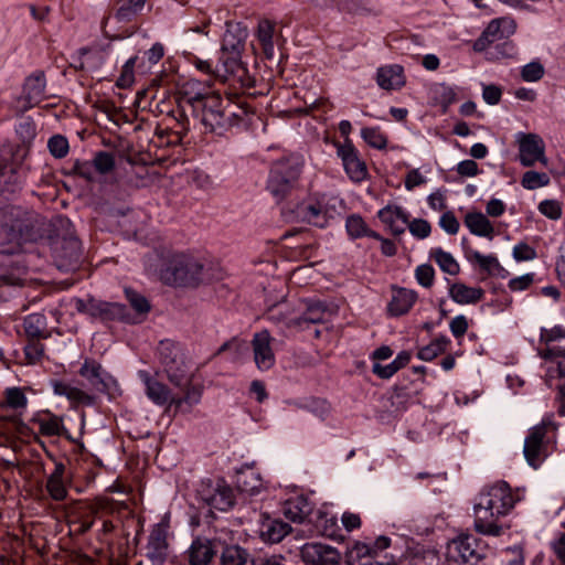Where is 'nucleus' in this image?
I'll list each match as a JSON object with an SVG mask.
<instances>
[{
    "label": "nucleus",
    "mask_w": 565,
    "mask_h": 565,
    "mask_svg": "<svg viewBox=\"0 0 565 565\" xmlns=\"http://www.w3.org/2000/svg\"><path fill=\"white\" fill-rule=\"evenodd\" d=\"M515 500L509 484L499 481L484 489L475 504V530L483 535L499 536L503 526L499 523L514 507Z\"/></svg>",
    "instance_id": "f257e3e1"
},
{
    "label": "nucleus",
    "mask_w": 565,
    "mask_h": 565,
    "mask_svg": "<svg viewBox=\"0 0 565 565\" xmlns=\"http://www.w3.org/2000/svg\"><path fill=\"white\" fill-rule=\"evenodd\" d=\"M55 234L50 237V246L55 264L61 270L76 268L81 259V244L73 232L72 222L58 216L53 223Z\"/></svg>",
    "instance_id": "f03ea898"
},
{
    "label": "nucleus",
    "mask_w": 565,
    "mask_h": 565,
    "mask_svg": "<svg viewBox=\"0 0 565 565\" xmlns=\"http://www.w3.org/2000/svg\"><path fill=\"white\" fill-rule=\"evenodd\" d=\"M195 117L210 131H222L233 125L232 113L226 110L224 100L218 94L196 93L189 97Z\"/></svg>",
    "instance_id": "7ed1b4c3"
},
{
    "label": "nucleus",
    "mask_w": 565,
    "mask_h": 565,
    "mask_svg": "<svg viewBox=\"0 0 565 565\" xmlns=\"http://www.w3.org/2000/svg\"><path fill=\"white\" fill-rule=\"evenodd\" d=\"M302 160L290 154L275 161L269 171L267 190L277 200H284L297 185L301 173Z\"/></svg>",
    "instance_id": "20e7f679"
},
{
    "label": "nucleus",
    "mask_w": 565,
    "mask_h": 565,
    "mask_svg": "<svg viewBox=\"0 0 565 565\" xmlns=\"http://www.w3.org/2000/svg\"><path fill=\"white\" fill-rule=\"evenodd\" d=\"M248 32L238 22H226V30L223 35L218 62L225 74H233L242 65V52Z\"/></svg>",
    "instance_id": "39448f33"
},
{
    "label": "nucleus",
    "mask_w": 565,
    "mask_h": 565,
    "mask_svg": "<svg viewBox=\"0 0 565 565\" xmlns=\"http://www.w3.org/2000/svg\"><path fill=\"white\" fill-rule=\"evenodd\" d=\"M483 547L472 534H460L447 545V565H477L483 557Z\"/></svg>",
    "instance_id": "423d86ee"
},
{
    "label": "nucleus",
    "mask_w": 565,
    "mask_h": 565,
    "mask_svg": "<svg viewBox=\"0 0 565 565\" xmlns=\"http://www.w3.org/2000/svg\"><path fill=\"white\" fill-rule=\"evenodd\" d=\"M78 373L87 381L92 390L107 395L110 401L121 395L117 380L95 360L86 359Z\"/></svg>",
    "instance_id": "0eeeda50"
},
{
    "label": "nucleus",
    "mask_w": 565,
    "mask_h": 565,
    "mask_svg": "<svg viewBox=\"0 0 565 565\" xmlns=\"http://www.w3.org/2000/svg\"><path fill=\"white\" fill-rule=\"evenodd\" d=\"M158 353L169 381L174 386L185 385L189 382V370L182 359L180 348L166 340L159 343Z\"/></svg>",
    "instance_id": "6e6552de"
},
{
    "label": "nucleus",
    "mask_w": 565,
    "mask_h": 565,
    "mask_svg": "<svg viewBox=\"0 0 565 565\" xmlns=\"http://www.w3.org/2000/svg\"><path fill=\"white\" fill-rule=\"evenodd\" d=\"M167 275L170 277L166 279L178 286L195 287L204 281L203 266L188 256H178L167 270Z\"/></svg>",
    "instance_id": "1a4fd4ad"
},
{
    "label": "nucleus",
    "mask_w": 565,
    "mask_h": 565,
    "mask_svg": "<svg viewBox=\"0 0 565 565\" xmlns=\"http://www.w3.org/2000/svg\"><path fill=\"white\" fill-rule=\"evenodd\" d=\"M515 141L519 147V161L523 167H533L537 162L544 167L548 164L545 143L539 135L518 132Z\"/></svg>",
    "instance_id": "9d476101"
},
{
    "label": "nucleus",
    "mask_w": 565,
    "mask_h": 565,
    "mask_svg": "<svg viewBox=\"0 0 565 565\" xmlns=\"http://www.w3.org/2000/svg\"><path fill=\"white\" fill-rule=\"evenodd\" d=\"M199 497L207 507L218 511H227L235 503L233 489L223 480L202 483Z\"/></svg>",
    "instance_id": "9b49d317"
},
{
    "label": "nucleus",
    "mask_w": 565,
    "mask_h": 565,
    "mask_svg": "<svg viewBox=\"0 0 565 565\" xmlns=\"http://www.w3.org/2000/svg\"><path fill=\"white\" fill-rule=\"evenodd\" d=\"M0 226L8 232L10 239L22 241L30 237L31 217L18 206L0 209Z\"/></svg>",
    "instance_id": "f8f14e48"
},
{
    "label": "nucleus",
    "mask_w": 565,
    "mask_h": 565,
    "mask_svg": "<svg viewBox=\"0 0 565 565\" xmlns=\"http://www.w3.org/2000/svg\"><path fill=\"white\" fill-rule=\"evenodd\" d=\"M46 79L43 72H34L28 76L23 84L22 95L17 98L14 109L18 114L35 107L46 98Z\"/></svg>",
    "instance_id": "ddd939ff"
},
{
    "label": "nucleus",
    "mask_w": 565,
    "mask_h": 565,
    "mask_svg": "<svg viewBox=\"0 0 565 565\" xmlns=\"http://www.w3.org/2000/svg\"><path fill=\"white\" fill-rule=\"evenodd\" d=\"M294 213L297 221L317 227H326L332 217L328 205L323 201L317 199L302 201L295 207Z\"/></svg>",
    "instance_id": "4468645a"
},
{
    "label": "nucleus",
    "mask_w": 565,
    "mask_h": 565,
    "mask_svg": "<svg viewBox=\"0 0 565 565\" xmlns=\"http://www.w3.org/2000/svg\"><path fill=\"white\" fill-rule=\"evenodd\" d=\"M168 525L163 522L156 524L148 537L146 556L153 565L162 564L169 555Z\"/></svg>",
    "instance_id": "2eb2a0df"
},
{
    "label": "nucleus",
    "mask_w": 565,
    "mask_h": 565,
    "mask_svg": "<svg viewBox=\"0 0 565 565\" xmlns=\"http://www.w3.org/2000/svg\"><path fill=\"white\" fill-rule=\"evenodd\" d=\"M301 559L311 565H335L340 553L335 547L322 543H307L300 548Z\"/></svg>",
    "instance_id": "dca6fc26"
},
{
    "label": "nucleus",
    "mask_w": 565,
    "mask_h": 565,
    "mask_svg": "<svg viewBox=\"0 0 565 565\" xmlns=\"http://www.w3.org/2000/svg\"><path fill=\"white\" fill-rule=\"evenodd\" d=\"M270 333L267 330H263L254 334L252 340L254 361L258 370L268 371L276 362L275 353L271 348Z\"/></svg>",
    "instance_id": "f3484780"
},
{
    "label": "nucleus",
    "mask_w": 565,
    "mask_h": 565,
    "mask_svg": "<svg viewBox=\"0 0 565 565\" xmlns=\"http://www.w3.org/2000/svg\"><path fill=\"white\" fill-rule=\"evenodd\" d=\"M337 153L351 180L359 182L365 179L367 174L365 163L360 159L358 150L350 141L339 145Z\"/></svg>",
    "instance_id": "a211bd4d"
},
{
    "label": "nucleus",
    "mask_w": 565,
    "mask_h": 565,
    "mask_svg": "<svg viewBox=\"0 0 565 565\" xmlns=\"http://www.w3.org/2000/svg\"><path fill=\"white\" fill-rule=\"evenodd\" d=\"M30 281L29 273L20 260L12 263L11 267L0 275V299L7 300L13 291Z\"/></svg>",
    "instance_id": "6ab92c4d"
},
{
    "label": "nucleus",
    "mask_w": 565,
    "mask_h": 565,
    "mask_svg": "<svg viewBox=\"0 0 565 565\" xmlns=\"http://www.w3.org/2000/svg\"><path fill=\"white\" fill-rule=\"evenodd\" d=\"M524 457L533 468H539L546 457L545 431L543 427H535L525 438Z\"/></svg>",
    "instance_id": "aec40b11"
},
{
    "label": "nucleus",
    "mask_w": 565,
    "mask_h": 565,
    "mask_svg": "<svg viewBox=\"0 0 565 565\" xmlns=\"http://www.w3.org/2000/svg\"><path fill=\"white\" fill-rule=\"evenodd\" d=\"M51 386L54 394L65 396L74 407L93 406L96 403V396L94 394L84 391L74 383L52 381Z\"/></svg>",
    "instance_id": "412c9836"
},
{
    "label": "nucleus",
    "mask_w": 565,
    "mask_h": 565,
    "mask_svg": "<svg viewBox=\"0 0 565 565\" xmlns=\"http://www.w3.org/2000/svg\"><path fill=\"white\" fill-rule=\"evenodd\" d=\"M138 376L146 386L147 396L158 405H164L169 403L168 412L174 413L175 396L172 395L170 390L156 379H153L147 371H139Z\"/></svg>",
    "instance_id": "4be33fe9"
},
{
    "label": "nucleus",
    "mask_w": 565,
    "mask_h": 565,
    "mask_svg": "<svg viewBox=\"0 0 565 565\" xmlns=\"http://www.w3.org/2000/svg\"><path fill=\"white\" fill-rule=\"evenodd\" d=\"M334 313V308L322 301H309L301 317L292 321L296 329L305 330L309 324L323 323Z\"/></svg>",
    "instance_id": "5701e85b"
},
{
    "label": "nucleus",
    "mask_w": 565,
    "mask_h": 565,
    "mask_svg": "<svg viewBox=\"0 0 565 565\" xmlns=\"http://www.w3.org/2000/svg\"><path fill=\"white\" fill-rule=\"evenodd\" d=\"M565 340V328L562 326H554L550 329L543 328L541 330V341L544 342L545 348L540 350L543 359H553L565 355V350L556 345L558 341Z\"/></svg>",
    "instance_id": "b1692460"
},
{
    "label": "nucleus",
    "mask_w": 565,
    "mask_h": 565,
    "mask_svg": "<svg viewBox=\"0 0 565 565\" xmlns=\"http://www.w3.org/2000/svg\"><path fill=\"white\" fill-rule=\"evenodd\" d=\"M377 216L390 228L392 234L399 235L405 232L408 214L402 207L387 205L377 212Z\"/></svg>",
    "instance_id": "393cba45"
},
{
    "label": "nucleus",
    "mask_w": 565,
    "mask_h": 565,
    "mask_svg": "<svg viewBox=\"0 0 565 565\" xmlns=\"http://www.w3.org/2000/svg\"><path fill=\"white\" fill-rule=\"evenodd\" d=\"M216 551L211 540L196 537L188 550V558L191 565H207Z\"/></svg>",
    "instance_id": "a878e982"
},
{
    "label": "nucleus",
    "mask_w": 565,
    "mask_h": 565,
    "mask_svg": "<svg viewBox=\"0 0 565 565\" xmlns=\"http://www.w3.org/2000/svg\"><path fill=\"white\" fill-rule=\"evenodd\" d=\"M417 300V292L407 288H394L388 303V312L398 317L407 313Z\"/></svg>",
    "instance_id": "bb28decb"
},
{
    "label": "nucleus",
    "mask_w": 565,
    "mask_h": 565,
    "mask_svg": "<svg viewBox=\"0 0 565 565\" xmlns=\"http://www.w3.org/2000/svg\"><path fill=\"white\" fill-rule=\"evenodd\" d=\"M95 308L97 309L96 317H100L103 320H119L128 323H138L136 317L131 316L130 310L125 305L99 301Z\"/></svg>",
    "instance_id": "cd10ccee"
},
{
    "label": "nucleus",
    "mask_w": 565,
    "mask_h": 565,
    "mask_svg": "<svg viewBox=\"0 0 565 565\" xmlns=\"http://www.w3.org/2000/svg\"><path fill=\"white\" fill-rule=\"evenodd\" d=\"M466 257L470 263L477 264L481 270L488 275L498 276L505 278L508 271L500 265L498 258L494 255H482L480 252L475 249H468Z\"/></svg>",
    "instance_id": "c85d7f7f"
},
{
    "label": "nucleus",
    "mask_w": 565,
    "mask_h": 565,
    "mask_svg": "<svg viewBox=\"0 0 565 565\" xmlns=\"http://www.w3.org/2000/svg\"><path fill=\"white\" fill-rule=\"evenodd\" d=\"M312 512V504L303 495L288 499L284 504V514L292 522H303Z\"/></svg>",
    "instance_id": "c756f323"
},
{
    "label": "nucleus",
    "mask_w": 565,
    "mask_h": 565,
    "mask_svg": "<svg viewBox=\"0 0 565 565\" xmlns=\"http://www.w3.org/2000/svg\"><path fill=\"white\" fill-rule=\"evenodd\" d=\"M376 81L384 89H398L405 84L403 67L396 64L381 67Z\"/></svg>",
    "instance_id": "7c9ffc66"
},
{
    "label": "nucleus",
    "mask_w": 565,
    "mask_h": 565,
    "mask_svg": "<svg viewBox=\"0 0 565 565\" xmlns=\"http://www.w3.org/2000/svg\"><path fill=\"white\" fill-rule=\"evenodd\" d=\"M236 483L239 491L248 495L258 494L264 489L260 475L250 468L238 471Z\"/></svg>",
    "instance_id": "2f4dec72"
},
{
    "label": "nucleus",
    "mask_w": 565,
    "mask_h": 565,
    "mask_svg": "<svg viewBox=\"0 0 565 565\" xmlns=\"http://www.w3.org/2000/svg\"><path fill=\"white\" fill-rule=\"evenodd\" d=\"M181 391H184L182 397H175L174 402V414L189 412L192 405L198 404L201 399L202 388L199 385L191 384V379L185 385L178 386Z\"/></svg>",
    "instance_id": "473e14b6"
},
{
    "label": "nucleus",
    "mask_w": 565,
    "mask_h": 565,
    "mask_svg": "<svg viewBox=\"0 0 565 565\" xmlns=\"http://www.w3.org/2000/svg\"><path fill=\"white\" fill-rule=\"evenodd\" d=\"M449 294L455 302L467 305L480 301L484 291L479 287H469L465 284L457 282L450 287Z\"/></svg>",
    "instance_id": "72a5a7b5"
},
{
    "label": "nucleus",
    "mask_w": 565,
    "mask_h": 565,
    "mask_svg": "<svg viewBox=\"0 0 565 565\" xmlns=\"http://www.w3.org/2000/svg\"><path fill=\"white\" fill-rule=\"evenodd\" d=\"M465 225L477 236L492 238L493 226L481 212H470L465 217Z\"/></svg>",
    "instance_id": "f704fd0d"
},
{
    "label": "nucleus",
    "mask_w": 565,
    "mask_h": 565,
    "mask_svg": "<svg viewBox=\"0 0 565 565\" xmlns=\"http://www.w3.org/2000/svg\"><path fill=\"white\" fill-rule=\"evenodd\" d=\"M291 527L288 523L280 520H267L263 523L260 534L262 537L269 543L280 542L289 532Z\"/></svg>",
    "instance_id": "c9c22d12"
},
{
    "label": "nucleus",
    "mask_w": 565,
    "mask_h": 565,
    "mask_svg": "<svg viewBox=\"0 0 565 565\" xmlns=\"http://www.w3.org/2000/svg\"><path fill=\"white\" fill-rule=\"evenodd\" d=\"M46 326V318L42 313H31L23 321L24 331L30 339H46L49 337Z\"/></svg>",
    "instance_id": "e433bc0d"
},
{
    "label": "nucleus",
    "mask_w": 565,
    "mask_h": 565,
    "mask_svg": "<svg viewBox=\"0 0 565 565\" xmlns=\"http://www.w3.org/2000/svg\"><path fill=\"white\" fill-rule=\"evenodd\" d=\"M411 360V353L407 351H402L397 354V356L388 364L382 365L380 363H374L372 371L375 375L381 379H390L396 372H398L402 367L408 364Z\"/></svg>",
    "instance_id": "4c0bfd02"
},
{
    "label": "nucleus",
    "mask_w": 565,
    "mask_h": 565,
    "mask_svg": "<svg viewBox=\"0 0 565 565\" xmlns=\"http://www.w3.org/2000/svg\"><path fill=\"white\" fill-rule=\"evenodd\" d=\"M65 467L63 463H56L54 471L50 475L46 482V490L54 500H63L66 497V488L63 482Z\"/></svg>",
    "instance_id": "58836bf2"
},
{
    "label": "nucleus",
    "mask_w": 565,
    "mask_h": 565,
    "mask_svg": "<svg viewBox=\"0 0 565 565\" xmlns=\"http://www.w3.org/2000/svg\"><path fill=\"white\" fill-rule=\"evenodd\" d=\"M503 39L501 35V30L499 28V22L494 21V19L487 25L481 35L475 41L473 50L476 52H482L487 50L490 44L493 42Z\"/></svg>",
    "instance_id": "ea45409f"
},
{
    "label": "nucleus",
    "mask_w": 565,
    "mask_h": 565,
    "mask_svg": "<svg viewBox=\"0 0 565 565\" xmlns=\"http://www.w3.org/2000/svg\"><path fill=\"white\" fill-rule=\"evenodd\" d=\"M290 308L286 301L271 306L266 313V319L276 324H284L287 328H295L292 321L296 318L290 317Z\"/></svg>",
    "instance_id": "a19ab883"
},
{
    "label": "nucleus",
    "mask_w": 565,
    "mask_h": 565,
    "mask_svg": "<svg viewBox=\"0 0 565 565\" xmlns=\"http://www.w3.org/2000/svg\"><path fill=\"white\" fill-rule=\"evenodd\" d=\"M430 257L438 264L444 273L451 276L459 274V264L450 253L437 247L430 250Z\"/></svg>",
    "instance_id": "79ce46f5"
},
{
    "label": "nucleus",
    "mask_w": 565,
    "mask_h": 565,
    "mask_svg": "<svg viewBox=\"0 0 565 565\" xmlns=\"http://www.w3.org/2000/svg\"><path fill=\"white\" fill-rule=\"evenodd\" d=\"M3 396L6 405L19 413L26 407L28 398L21 387H8L4 390Z\"/></svg>",
    "instance_id": "37998d69"
},
{
    "label": "nucleus",
    "mask_w": 565,
    "mask_h": 565,
    "mask_svg": "<svg viewBox=\"0 0 565 565\" xmlns=\"http://www.w3.org/2000/svg\"><path fill=\"white\" fill-rule=\"evenodd\" d=\"M221 565H248V554L238 546H227L222 552Z\"/></svg>",
    "instance_id": "c03bdc74"
},
{
    "label": "nucleus",
    "mask_w": 565,
    "mask_h": 565,
    "mask_svg": "<svg viewBox=\"0 0 565 565\" xmlns=\"http://www.w3.org/2000/svg\"><path fill=\"white\" fill-rule=\"evenodd\" d=\"M448 343H449V339L447 337H439L436 340H434L433 342H430L428 345L422 348L418 351L417 356H418V359H420L423 361H431L437 355L445 352Z\"/></svg>",
    "instance_id": "a18cd8bd"
},
{
    "label": "nucleus",
    "mask_w": 565,
    "mask_h": 565,
    "mask_svg": "<svg viewBox=\"0 0 565 565\" xmlns=\"http://www.w3.org/2000/svg\"><path fill=\"white\" fill-rule=\"evenodd\" d=\"M550 181V175L546 172L529 170L522 175L521 185L526 190H536L548 185Z\"/></svg>",
    "instance_id": "49530a36"
},
{
    "label": "nucleus",
    "mask_w": 565,
    "mask_h": 565,
    "mask_svg": "<svg viewBox=\"0 0 565 565\" xmlns=\"http://www.w3.org/2000/svg\"><path fill=\"white\" fill-rule=\"evenodd\" d=\"M361 137L371 147L384 149L387 145V137L379 127H365L361 129Z\"/></svg>",
    "instance_id": "de8ad7c7"
},
{
    "label": "nucleus",
    "mask_w": 565,
    "mask_h": 565,
    "mask_svg": "<svg viewBox=\"0 0 565 565\" xmlns=\"http://www.w3.org/2000/svg\"><path fill=\"white\" fill-rule=\"evenodd\" d=\"M345 228L348 235L351 238L356 239L365 235L367 225L360 215L352 214L348 216L345 221Z\"/></svg>",
    "instance_id": "09e8293b"
},
{
    "label": "nucleus",
    "mask_w": 565,
    "mask_h": 565,
    "mask_svg": "<svg viewBox=\"0 0 565 565\" xmlns=\"http://www.w3.org/2000/svg\"><path fill=\"white\" fill-rule=\"evenodd\" d=\"M126 296L136 311L135 313H131V316H135L138 322H140V316L147 313L150 309L147 299L131 289H126Z\"/></svg>",
    "instance_id": "8fccbe9b"
},
{
    "label": "nucleus",
    "mask_w": 565,
    "mask_h": 565,
    "mask_svg": "<svg viewBox=\"0 0 565 565\" xmlns=\"http://www.w3.org/2000/svg\"><path fill=\"white\" fill-rule=\"evenodd\" d=\"M138 56H132L129 60L126 61L121 68V73L117 79V86L120 88H128L130 87L135 82V73L134 68L137 63Z\"/></svg>",
    "instance_id": "3c124183"
},
{
    "label": "nucleus",
    "mask_w": 565,
    "mask_h": 565,
    "mask_svg": "<svg viewBox=\"0 0 565 565\" xmlns=\"http://www.w3.org/2000/svg\"><path fill=\"white\" fill-rule=\"evenodd\" d=\"M47 148L55 158H64L68 153V141L61 135L51 137L47 141Z\"/></svg>",
    "instance_id": "603ef678"
},
{
    "label": "nucleus",
    "mask_w": 565,
    "mask_h": 565,
    "mask_svg": "<svg viewBox=\"0 0 565 565\" xmlns=\"http://www.w3.org/2000/svg\"><path fill=\"white\" fill-rule=\"evenodd\" d=\"M17 135L24 145H29L36 135L35 124L31 118H24L15 128Z\"/></svg>",
    "instance_id": "864d4df0"
},
{
    "label": "nucleus",
    "mask_w": 565,
    "mask_h": 565,
    "mask_svg": "<svg viewBox=\"0 0 565 565\" xmlns=\"http://www.w3.org/2000/svg\"><path fill=\"white\" fill-rule=\"evenodd\" d=\"M93 163L95 171L102 174L111 171L115 167V160L113 154L106 151H99L98 153H96Z\"/></svg>",
    "instance_id": "5fc2aeb1"
},
{
    "label": "nucleus",
    "mask_w": 565,
    "mask_h": 565,
    "mask_svg": "<svg viewBox=\"0 0 565 565\" xmlns=\"http://www.w3.org/2000/svg\"><path fill=\"white\" fill-rule=\"evenodd\" d=\"M537 209L544 216L551 220H559L562 217V204L557 200H544L539 204Z\"/></svg>",
    "instance_id": "6e6d98bb"
},
{
    "label": "nucleus",
    "mask_w": 565,
    "mask_h": 565,
    "mask_svg": "<svg viewBox=\"0 0 565 565\" xmlns=\"http://www.w3.org/2000/svg\"><path fill=\"white\" fill-rule=\"evenodd\" d=\"M406 225L411 234L419 239L428 237L431 232L429 222L424 218H414L412 222L408 221Z\"/></svg>",
    "instance_id": "4d7b16f0"
},
{
    "label": "nucleus",
    "mask_w": 565,
    "mask_h": 565,
    "mask_svg": "<svg viewBox=\"0 0 565 565\" xmlns=\"http://www.w3.org/2000/svg\"><path fill=\"white\" fill-rule=\"evenodd\" d=\"M24 353L30 364L40 362L44 354V345L36 339H30L29 343L24 348Z\"/></svg>",
    "instance_id": "13d9d810"
},
{
    "label": "nucleus",
    "mask_w": 565,
    "mask_h": 565,
    "mask_svg": "<svg viewBox=\"0 0 565 565\" xmlns=\"http://www.w3.org/2000/svg\"><path fill=\"white\" fill-rule=\"evenodd\" d=\"M434 277L435 270L433 266L428 264L419 265L415 269V278L417 282L425 288H429L433 285Z\"/></svg>",
    "instance_id": "bf43d9fd"
},
{
    "label": "nucleus",
    "mask_w": 565,
    "mask_h": 565,
    "mask_svg": "<svg viewBox=\"0 0 565 565\" xmlns=\"http://www.w3.org/2000/svg\"><path fill=\"white\" fill-rule=\"evenodd\" d=\"M544 75V67L539 62H531L523 66L521 76L525 82H536Z\"/></svg>",
    "instance_id": "052dcab7"
},
{
    "label": "nucleus",
    "mask_w": 565,
    "mask_h": 565,
    "mask_svg": "<svg viewBox=\"0 0 565 565\" xmlns=\"http://www.w3.org/2000/svg\"><path fill=\"white\" fill-rule=\"evenodd\" d=\"M534 276L535 275L533 273H527V274H524L522 276L514 277V278L509 280L508 286H509L510 290H512V291H523V290H526L533 284Z\"/></svg>",
    "instance_id": "680f3d73"
},
{
    "label": "nucleus",
    "mask_w": 565,
    "mask_h": 565,
    "mask_svg": "<svg viewBox=\"0 0 565 565\" xmlns=\"http://www.w3.org/2000/svg\"><path fill=\"white\" fill-rule=\"evenodd\" d=\"M439 557L435 551H424L412 556L411 565H438Z\"/></svg>",
    "instance_id": "e2e57ef3"
},
{
    "label": "nucleus",
    "mask_w": 565,
    "mask_h": 565,
    "mask_svg": "<svg viewBox=\"0 0 565 565\" xmlns=\"http://www.w3.org/2000/svg\"><path fill=\"white\" fill-rule=\"evenodd\" d=\"M439 226L448 234L455 235L459 231V222L452 212H445L439 218Z\"/></svg>",
    "instance_id": "0e129e2a"
},
{
    "label": "nucleus",
    "mask_w": 565,
    "mask_h": 565,
    "mask_svg": "<svg viewBox=\"0 0 565 565\" xmlns=\"http://www.w3.org/2000/svg\"><path fill=\"white\" fill-rule=\"evenodd\" d=\"M308 408L318 420H326L330 413V404L324 399H313Z\"/></svg>",
    "instance_id": "69168bd1"
},
{
    "label": "nucleus",
    "mask_w": 565,
    "mask_h": 565,
    "mask_svg": "<svg viewBox=\"0 0 565 565\" xmlns=\"http://www.w3.org/2000/svg\"><path fill=\"white\" fill-rule=\"evenodd\" d=\"M513 257L518 262L532 260L536 257V252L530 245L525 243H519L513 247Z\"/></svg>",
    "instance_id": "338daca9"
},
{
    "label": "nucleus",
    "mask_w": 565,
    "mask_h": 565,
    "mask_svg": "<svg viewBox=\"0 0 565 565\" xmlns=\"http://www.w3.org/2000/svg\"><path fill=\"white\" fill-rule=\"evenodd\" d=\"M557 279L565 287V241L558 246V255L555 262Z\"/></svg>",
    "instance_id": "774afa93"
}]
</instances>
